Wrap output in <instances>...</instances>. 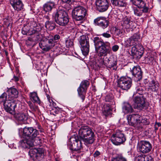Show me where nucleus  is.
Wrapping results in <instances>:
<instances>
[{"label": "nucleus", "instance_id": "f8f14e48", "mask_svg": "<svg viewBox=\"0 0 161 161\" xmlns=\"http://www.w3.org/2000/svg\"><path fill=\"white\" fill-rule=\"evenodd\" d=\"M143 47L142 45H135L132 47L130 55L133 59H139L143 54Z\"/></svg>", "mask_w": 161, "mask_h": 161}, {"label": "nucleus", "instance_id": "bf43d9fd", "mask_svg": "<svg viewBox=\"0 0 161 161\" xmlns=\"http://www.w3.org/2000/svg\"><path fill=\"white\" fill-rule=\"evenodd\" d=\"M45 19H46L47 20H49L50 19V17L48 15H45L44 17Z\"/></svg>", "mask_w": 161, "mask_h": 161}, {"label": "nucleus", "instance_id": "0e129e2a", "mask_svg": "<svg viewBox=\"0 0 161 161\" xmlns=\"http://www.w3.org/2000/svg\"><path fill=\"white\" fill-rule=\"evenodd\" d=\"M48 100H49V102H51L50 100L49 99H48Z\"/></svg>", "mask_w": 161, "mask_h": 161}, {"label": "nucleus", "instance_id": "473e14b6", "mask_svg": "<svg viewBox=\"0 0 161 161\" xmlns=\"http://www.w3.org/2000/svg\"><path fill=\"white\" fill-rule=\"evenodd\" d=\"M111 2L113 5L120 7H124L126 5V3L124 0H111Z\"/></svg>", "mask_w": 161, "mask_h": 161}, {"label": "nucleus", "instance_id": "f3484780", "mask_svg": "<svg viewBox=\"0 0 161 161\" xmlns=\"http://www.w3.org/2000/svg\"><path fill=\"white\" fill-rule=\"evenodd\" d=\"M131 72L133 75V78L135 81H138L142 79V72L139 66H134L132 70H131Z\"/></svg>", "mask_w": 161, "mask_h": 161}, {"label": "nucleus", "instance_id": "20e7f679", "mask_svg": "<svg viewBox=\"0 0 161 161\" xmlns=\"http://www.w3.org/2000/svg\"><path fill=\"white\" fill-rule=\"evenodd\" d=\"M53 16L56 23L59 25L65 26L69 22L68 14L64 10H57L53 13Z\"/></svg>", "mask_w": 161, "mask_h": 161}, {"label": "nucleus", "instance_id": "4d7b16f0", "mask_svg": "<svg viewBox=\"0 0 161 161\" xmlns=\"http://www.w3.org/2000/svg\"><path fill=\"white\" fill-rule=\"evenodd\" d=\"M29 105L30 108L31 109V110H32L33 111L35 110L34 107L32 103H30L29 104Z\"/></svg>", "mask_w": 161, "mask_h": 161}, {"label": "nucleus", "instance_id": "774afa93", "mask_svg": "<svg viewBox=\"0 0 161 161\" xmlns=\"http://www.w3.org/2000/svg\"><path fill=\"white\" fill-rule=\"evenodd\" d=\"M8 161H12L11 160H9Z\"/></svg>", "mask_w": 161, "mask_h": 161}, {"label": "nucleus", "instance_id": "72a5a7b5", "mask_svg": "<svg viewBox=\"0 0 161 161\" xmlns=\"http://www.w3.org/2000/svg\"><path fill=\"white\" fill-rule=\"evenodd\" d=\"M110 61V59H109L107 57H106L105 59H101L100 60H98L97 64L99 66H101L103 65L106 66L109 64Z\"/></svg>", "mask_w": 161, "mask_h": 161}, {"label": "nucleus", "instance_id": "37998d69", "mask_svg": "<svg viewBox=\"0 0 161 161\" xmlns=\"http://www.w3.org/2000/svg\"><path fill=\"white\" fill-rule=\"evenodd\" d=\"M145 155H140L136 156L135 158V161H145Z\"/></svg>", "mask_w": 161, "mask_h": 161}, {"label": "nucleus", "instance_id": "393cba45", "mask_svg": "<svg viewBox=\"0 0 161 161\" xmlns=\"http://www.w3.org/2000/svg\"><path fill=\"white\" fill-rule=\"evenodd\" d=\"M148 9V7H145V8H134L133 9L134 14L136 16H140L142 15L143 13H147Z\"/></svg>", "mask_w": 161, "mask_h": 161}, {"label": "nucleus", "instance_id": "69168bd1", "mask_svg": "<svg viewBox=\"0 0 161 161\" xmlns=\"http://www.w3.org/2000/svg\"><path fill=\"white\" fill-rule=\"evenodd\" d=\"M158 1L159 2H160V1H161V0H158Z\"/></svg>", "mask_w": 161, "mask_h": 161}, {"label": "nucleus", "instance_id": "f704fd0d", "mask_svg": "<svg viewBox=\"0 0 161 161\" xmlns=\"http://www.w3.org/2000/svg\"><path fill=\"white\" fill-rule=\"evenodd\" d=\"M30 97L31 100L34 102L40 103V100L36 92H34L30 93Z\"/></svg>", "mask_w": 161, "mask_h": 161}, {"label": "nucleus", "instance_id": "cd10ccee", "mask_svg": "<svg viewBox=\"0 0 161 161\" xmlns=\"http://www.w3.org/2000/svg\"><path fill=\"white\" fill-rule=\"evenodd\" d=\"M111 104H106L104 105L103 109V113L106 117H110L112 114V110Z\"/></svg>", "mask_w": 161, "mask_h": 161}, {"label": "nucleus", "instance_id": "c03bdc74", "mask_svg": "<svg viewBox=\"0 0 161 161\" xmlns=\"http://www.w3.org/2000/svg\"><path fill=\"white\" fill-rule=\"evenodd\" d=\"M29 28L27 26H25L22 29L21 33L24 35H30Z\"/></svg>", "mask_w": 161, "mask_h": 161}, {"label": "nucleus", "instance_id": "7ed1b4c3", "mask_svg": "<svg viewBox=\"0 0 161 161\" xmlns=\"http://www.w3.org/2000/svg\"><path fill=\"white\" fill-rule=\"evenodd\" d=\"M79 136L86 144H92L95 141V135L92 129L86 126H82L78 130Z\"/></svg>", "mask_w": 161, "mask_h": 161}, {"label": "nucleus", "instance_id": "09e8293b", "mask_svg": "<svg viewBox=\"0 0 161 161\" xmlns=\"http://www.w3.org/2000/svg\"><path fill=\"white\" fill-rule=\"evenodd\" d=\"M102 35L106 38H109L111 37L110 34L109 33V31H107L106 32L103 33Z\"/></svg>", "mask_w": 161, "mask_h": 161}, {"label": "nucleus", "instance_id": "39448f33", "mask_svg": "<svg viewBox=\"0 0 161 161\" xmlns=\"http://www.w3.org/2000/svg\"><path fill=\"white\" fill-rule=\"evenodd\" d=\"M133 107L135 109L141 110L148 108V105L146 102V99L143 96H136L133 99Z\"/></svg>", "mask_w": 161, "mask_h": 161}, {"label": "nucleus", "instance_id": "9b49d317", "mask_svg": "<svg viewBox=\"0 0 161 161\" xmlns=\"http://www.w3.org/2000/svg\"><path fill=\"white\" fill-rule=\"evenodd\" d=\"M68 145L70 146V148L72 150L79 153L80 150L82 148L81 142L74 137H71L69 140Z\"/></svg>", "mask_w": 161, "mask_h": 161}, {"label": "nucleus", "instance_id": "49530a36", "mask_svg": "<svg viewBox=\"0 0 161 161\" xmlns=\"http://www.w3.org/2000/svg\"><path fill=\"white\" fill-rule=\"evenodd\" d=\"M111 161H127L126 159L121 156H118L113 158Z\"/></svg>", "mask_w": 161, "mask_h": 161}, {"label": "nucleus", "instance_id": "5fc2aeb1", "mask_svg": "<svg viewBox=\"0 0 161 161\" xmlns=\"http://www.w3.org/2000/svg\"><path fill=\"white\" fill-rule=\"evenodd\" d=\"M75 0H62L63 2L69 4L70 3H72L74 2Z\"/></svg>", "mask_w": 161, "mask_h": 161}, {"label": "nucleus", "instance_id": "ddd939ff", "mask_svg": "<svg viewBox=\"0 0 161 161\" xmlns=\"http://www.w3.org/2000/svg\"><path fill=\"white\" fill-rule=\"evenodd\" d=\"M17 101L8 100L3 103L4 108L6 112L12 114L15 113V108L17 106Z\"/></svg>", "mask_w": 161, "mask_h": 161}, {"label": "nucleus", "instance_id": "3c124183", "mask_svg": "<svg viewBox=\"0 0 161 161\" xmlns=\"http://www.w3.org/2000/svg\"><path fill=\"white\" fill-rule=\"evenodd\" d=\"M145 161H153V158L149 155H145Z\"/></svg>", "mask_w": 161, "mask_h": 161}, {"label": "nucleus", "instance_id": "a18cd8bd", "mask_svg": "<svg viewBox=\"0 0 161 161\" xmlns=\"http://www.w3.org/2000/svg\"><path fill=\"white\" fill-rule=\"evenodd\" d=\"M127 44L129 46L135 45L136 44V41H135L131 36L127 40Z\"/></svg>", "mask_w": 161, "mask_h": 161}, {"label": "nucleus", "instance_id": "58836bf2", "mask_svg": "<svg viewBox=\"0 0 161 161\" xmlns=\"http://www.w3.org/2000/svg\"><path fill=\"white\" fill-rule=\"evenodd\" d=\"M66 46L67 47H72L74 45V41L73 39L68 38L65 41V42Z\"/></svg>", "mask_w": 161, "mask_h": 161}, {"label": "nucleus", "instance_id": "a878e982", "mask_svg": "<svg viewBox=\"0 0 161 161\" xmlns=\"http://www.w3.org/2000/svg\"><path fill=\"white\" fill-rule=\"evenodd\" d=\"M55 3L53 1H47L43 5V10L46 12H50L55 8Z\"/></svg>", "mask_w": 161, "mask_h": 161}, {"label": "nucleus", "instance_id": "dca6fc26", "mask_svg": "<svg viewBox=\"0 0 161 161\" xmlns=\"http://www.w3.org/2000/svg\"><path fill=\"white\" fill-rule=\"evenodd\" d=\"M152 148V145L148 141H141L139 145V151L143 153H147L150 152Z\"/></svg>", "mask_w": 161, "mask_h": 161}, {"label": "nucleus", "instance_id": "1a4fd4ad", "mask_svg": "<svg viewBox=\"0 0 161 161\" xmlns=\"http://www.w3.org/2000/svg\"><path fill=\"white\" fill-rule=\"evenodd\" d=\"M79 42L81 46V49L83 54L84 55H87L89 51V43L88 36L82 35L79 38Z\"/></svg>", "mask_w": 161, "mask_h": 161}, {"label": "nucleus", "instance_id": "6e6552de", "mask_svg": "<svg viewBox=\"0 0 161 161\" xmlns=\"http://www.w3.org/2000/svg\"><path fill=\"white\" fill-rule=\"evenodd\" d=\"M126 140V137L124 134L119 130H117L115 134H113L111 137L112 143L117 146L123 144Z\"/></svg>", "mask_w": 161, "mask_h": 161}, {"label": "nucleus", "instance_id": "13d9d810", "mask_svg": "<svg viewBox=\"0 0 161 161\" xmlns=\"http://www.w3.org/2000/svg\"><path fill=\"white\" fill-rule=\"evenodd\" d=\"M12 80H14L15 82H17L19 80V79L18 77L14 75L13 78L12 79Z\"/></svg>", "mask_w": 161, "mask_h": 161}, {"label": "nucleus", "instance_id": "f03ea898", "mask_svg": "<svg viewBox=\"0 0 161 161\" xmlns=\"http://www.w3.org/2000/svg\"><path fill=\"white\" fill-rule=\"evenodd\" d=\"M95 51L99 57L106 56L110 51V43L108 42H104L103 40L98 37L93 38Z\"/></svg>", "mask_w": 161, "mask_h": 161}, {"label": "nucleus", "instance_id": "ea45409f", "mask_svg": "<svg viewBox=\"0 0 161 161\" xmlns=\"http://www.w3.org/2000/svg\"><path fill=\"white\" fill-rule=\"evenodd\" d=\"M139 124L142 123L143 125H147L149 124V121L147 120V118L143 117L140 115V119H139Z\"/></svg>", "mask_w": 161, "mask_h": 161}, {"label": "nucleus", "instance_id": "79ce46f5", "mask_svg": "<svg viewBox=\"0 0 161 161\" xmlns=\"http://www.w3.org/2000/svg\"><path fill=\"white\" fill-rule=\"evenodd\" d=\"M154 57L152 55L149 56L146 59V61L149 64H153L154 60Z\"/></svg>", "mask_w": 161, "mask_h": 161}, {"label": "nucleus", "instance_id": "a211bd4d", "mask_svg": "<svg viewBox=\"0 0 161 161\" xmlns=\"http://www.w3.org/2000/svg\"><path fill=\"white\" fill-rule=\"evenodd\" d=\"M94 24L104 29L108 27L109 22L105 18L99 17L94 19Z\"/></svg>", "mask_w": 161, "mask_h": 161}, {"label": "nucleus", "instance_id": "423d86ee", "mask_svg": "<svg viewBox=\"0 0 161 161\" xmlns=\"http://www.w3.org/2000/svg\"><path fill=\"white\" fill-rule=\"evenodd\" d=\"M86 14V9L81 6L75 7L72 11L73 18L76 21L83 20Z\"/></svg>", "mask_w": 161, "mask_h": 161}, {"label": "nucleus", "instance_id": "a19ab883", "mask_svg": "<svg viewBox=\"0 0 161 161\" xmlns=\"http://www.w3.org/2000/svg\"><path fill=\"white\" fill-rule=\"evenodd\" d=\"M7 94L5 92L3 93L0 96V104L3 103H3L6 102V101L8 100H7Z\"/></svg>", "mask_w": 161, "mask_h": 161}, {"label": "nucleus", "instance_id": "aec40b11", "mask_svg": "<svg viewBox=\"0 0 161 161\" xmlns=\"http://www.w3.org/2000/svg\"><path fill=\"white\" fill-rule=\"evenodd\" d=\"M122 25L126 29H132L135 27V23L130 15L125 16L122 19Z\"/></svg>", "mask_w": 161, "mask_h": 161}, {"label": "nucleus", "instance_id": "0eeeda50", "mask_svg": "<svg viewBox=\"0 0 161 161\" xmlns=\"http://www.w3.org/2000/svg\"><path fill=\"white\" fill-rule=\"evenodd\" d=\"M44 151L40 148H33L30 149L28 154L32 160L34 161L41 160L44 156Z\"/></svg>", "mask_w": 161, "mask_h": 161}, {"label": "nucleus", "instance_id": "603ef678", "mask_svg": "<svg viewBox=\"0 0 161 161\" xmlns=\"http://www.w3.org/2000/svg\"><path fill=\"white\" fill-rule=\"evenodd\" d=\"M112 49L113 52H116L119 49V46L118 45H114L112 47Z\"/></svg>", "mask_w": 161, "mask_h": 161}, {"label": "nucleus", "instance_id": "4c0bfd02", "mask_svg": "<svg viewBox=\"0 0 161 161\" xmlns=\"http://www.w3.org/2000/svg\"><path fill=\"white\" fill-rule=\"evenodd\" d=\"M136 92L134 93V95L136 94H138L142 96L145 92V91L144 88L142 86H138L136 88Z\"/></svg>", "mask_w": 161, "mask_h": 161}, {"label": "nucleus", "instance_id": "5701e85b", "mask_svg": "<svg viewBox=\"0 0 161 161\" xmlns=\"http://www.w3.org/2000/svg\"><path fill=\"white\" fill-rule=\"evenodd\" d=\"M16 119L20 124L25 123L28 118V114L26 113L18 112L14 114Z\"/></svg>", "mask_w": 161, "mask_h": 161}, {"label": "nucleus", "instance_id": "052dcab7", "mask_svg": "<svg viewBox=\"0 0 161 161\" xmlns=\"http://www.w3.org/2000/svg\"><path fill=\"white\" fill-rule=\"evenodd\" d=\"M157 125H158V126H161V124L159 123H157V124H156Z\"/></svg>", "mask_w": 161, "mask_h": 161}, {"label": "nucleus", "instance_id": "bb28decb", "mask_svg": "<svg viewBox=\"0 0 161 161\" xmlns=\"http://www.w3.org/2000/svg\"><path fill=\"white\" fill-rule=\"evenodd\" d=\"M122 110L125 114L132 113L134 109L131 105L128 102H124L122 105Z\"/></svg>", "mask_w": 161, "mask_h": 161}, {"label": "nucleus", "instance_id": "338daca9", "mask_svg": "<svg viewBox=\"0 0 161 161\" xmlns=\"http://www.w3.org/2000/svg\"><path fill=\"white\" fill-rule=\"evenodd\" d=\"M146 81H147V79H146Z\"/></svg>", "mask_w": 161, "mask_h": 161}, {"label": "nucleus", "instance_id": "6ab92c4d", "mask_svg": "<svg viewBox=\"0 0 161 161\" xmlns=\"http://www.w3.org/2000/svg\"><path fill=\"white\" fill-rule=\"evenodd\" d=\"M140 117V115L136 114H133L127 116L129 124L134 127L136 126L138 124Z\"/></svg>", "mask_w": 161, "mask_h": 161}, {"label": "nucleus", "instance_id": "8fccbe9b", "mask_svg": "<svg viewBox=\"0 0 161 161\" xmlns=\"http://www.w3.org/2000/svg\"><path fill=\"white\" fill-rule=\"evenodd\" d=\"M131 37L136 42L140 39V37L139 35L137 34H135Z\"/></svg>", "mask_w": 161, "mask_h": 161}, {"label": "nucleus", "instance_id": "e433bc0d", "mask_svg": "<svg viewBox=\"0 0 161 161\" xmlns=\"http://www.w3.org/2000/svg\"><path fill=\"white\" fill-rule=\"evenodd\" d=\"M104 100L107 102H109V103L108 104H110L111 106L115 103L113 96L111 93L107 95L105 97Z\"/></svg>", "mask_w": 161, "mask_h": 161}, {"label": "nucleus", "instance_id": "de8ad7c7", "mask_svg": "<svg viewBox=\"0 0 161 161\" xmlns=\"http://www.w3.org/2000/svg\"><path fill=\"white\" fill-rule=\"evenodd\" d=\"M110 60L111 61L109 63V64L108 65L110 67H113L116 65L117 62L116 60L110 58Z\"/></svg>", "mask_w": 161, "mask_h": 161}, {"label": "nucleus", "instance_id": "b1692460", "mask_svg": "<svg viewBox=\"0 0 161 161\" xmlns=\"http://www.w3.org/2000/svg\"><path fill=\"white\" fill-rule=\"evenodd\" d=\"M24 139L19 141V146L22 148H25L28 147H29L34 146L35 144L32 141L27 138H23Z\"/></svg>", "mask_w": 161, "mask_h": 161}, {"label": "nucleus", "instance_id": "c85d7f7f", "mask_svg": "<svg viewBox=\"0 0 161 161\" xmlns=\"http://www.w3.org/2000/svg\"><path fill=\"white\" fill-rule=\"evenodd\" d=\"M130 2L137 7L145 8L148 7L143 0H130Z\"/></svg>", "mask_w": 161, "mask_h": 161}, {"label": "nucleus", "instance_id": "680f3d73", "mask_svg": "<svg viewBox=\"0 0 161 161\" xmlns=\"http://www.w3.org/2000/svg\"><path fill=\"white\" fill-rule=\"evenodd\" d=\"M55 112L56 114H58L59 112L58 110H55Z\"/></svg>", "mask_w": 161, "mask_h": 161}, {"label": "nucleus", "instance_id": "4be33fe9", "mask_svg": "<svg viewBox=\"0 0 161 161\" xmlns=\"http://www.w3.org/2000/svg\"><path fill=\"white\" fill-rule=\"evenodd\" d=\"M31 134L30 136H29V139L31 141H32L33 143L35 142V139L37 138V140H38L39 143H40L41 142V138L39 136H38L39 135V132L36 129L32 127V129L31 130ZM38 143H39V142H38Z\"/></svg>", "mask_w": 161, "mask_h": 161}, {"label": "nucleus", "instance_id": "864d4df0", "mask_svg": "<svg viewBox=\"0 0 161 161\" xmlns=\"http://www.w3.org/2000/svg\"><path fill=\"white\" fill-rule=\"evenodd\" d=\"M101 153L98 151H96L93 154V156L94 158H97L100 155Z\"/></svg>", "mask_w": 161, "mask_h": 161}, {"label": "nucleus", "instance_id": "c9c22d12", "mask_svg": "<svg viewBox=\"0 0 161 161\" xmlns=\"http://www.w3.org/2000/svg\"><path fill=\"white\" fill-rule=\"evenodd\" d=\"M56 24L53 21L47 20L45 23V27L47 29L50 30H53L55 28Z\"/></svg>", "mask_w": 161, "mask_h": 161}, {"label": "nucleus", "instance_id": "2f4dec72", "mask_svg": "<svg viewBox=\"0 0 161 161\" xmlns=\"http://www.w3.org/2000/svg\"><path fill=\"white\" fill-rule=\"evenodd\" d=\"M158 87V84L157 81L152 80L150 83L148 88L153 92H156Z\"/></svg>", "mask_w": 161, "mask_h": 161}, {"label": "nucleus", "instance_id": "4468645a", "mask_svg": "<svg viewBox=\"0 0 161 161\" xmlns=\"http://www.w3.org/2000/svg\"><path fill=\"white\" fill-rule=\"evenodd\" d=\"M89 85V82L87 80L82 81L77 89L78 94L83 102L85 99L86 90Z\"/></svg>", "mask_w": 161, "mask_h": 161}, {"label": "nucleus", "instance_id": "f257e3e1", "mask_svg": "<svg viewBox=\"0 0 161 161\" xmlns=\"http://www.w3.org/2000/svg\"><path fill=\"white\" fill-rule=\"evenodd\" d=\"M42 29L40 25H36L31 31V36L28 38L30 41L36 42L40 41L39 43L40 48L45 51H48L52 48L55 45L56 41L60 38V36L58 34L53 36H49L46 37H42L41 34Z\"/></svg>", "mask_w": 161, "mask_h": 161}, {"label": "nucleus", "instance_id": "c756f323", "mask_svg": "<svg viewBox=\"0 0 161 161\" xmlns=\"http://www.w3.org/2000/svg\"><path fill=\"white\" fill-rule=\"evenodd\" d=\"M32 127H25L23 130V138L29 139V136L31 134Z\"/></svg>", "mask_w": 161, "mask_h": 161}, {"label": "nucleus", "instance_id": "e2e57ef3", "mask_svg": "<svg viewBox=\"0 0 161 161\" xmlns=\"http://www.w3.org/2000/svg\"><path fill=\"white\" fill-rule=\"evenodd\" d=\"M155 130H157L158 129V128L156 127V126L155 127Z\"/></svg>", "mask_w": 161, "mask_h": 161}, {"label": "nucleus", "instance_id": "2eb2a0df", "mask_svg": "<svg viewBox=\"0 0 161 161\" xmlns=\"http://www.w3.org/2000/svg\"><path fill=\"white\" fill-rule=\"evenodd\" d=\"M95 4L97 10L100 12L106 11L109 7L108 0H96Z\"/></svg>", "mask_w": 161, "mask_h": 161}, {"label": "nucleus", "instance_id": "7c9ffc66", "mask_svg": "<svg viewBox=\"0 0 161 161\" xmlns=\"http://www.w3.org/2000/svg\"><path fill=\"white\" fill-rule=\"evenodd\" d=\"M8 96L11 97L17 98L18 97V92L14 88H10L8 90Z\"/></svg>", "mask_w": 161, "mask_h": 161}, {"label": "nucleus", "instance_id": "412c9836", "mask_svg": "<svg viewBox=\"0 0 161 161\" xmlns=\"http://www.w3.org/2000/svg\"><path fill=\"white\" fill-rule=\"evenodd\" d=\"M10 3L14 9L17 12L22 10L24 5L21 0H10Z\"/></svg>", "mask_w": 161, "mask_h": 161}, {"label": "nucleus", "instance_id": "9d476101", "mask_svg": "<svg viewBox=\"0 0 161 161\" xmlns=\"http://www.w3.org/2000/svg\"><path fill=\"white\" fill-rule=\"evenodd\" d=\"M118 86L124 90H127L131 86V79L127 76H123L120 78L118 80Z\"/></svg>", "mask_w": 161, "mask_h": 161}, {"label": "nucleus", "instance_id": "6e6d98bb", "mask_svg": "<svg viewBox=\"0 0 161 161\" xmlns=\"http://www.w3.org/2000/svg\"><path fill=\"white\" fill-rule=\"evenodd\" d=\"M37 128L38 129H39V131L40 132H43L44 130H43V129L42 128V127L41 126V125H40L39 124H38L37 125Z\"/></svg>", "mask_w": 161, "mask_h": 161}]
</instances>
